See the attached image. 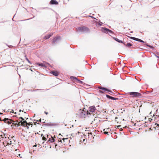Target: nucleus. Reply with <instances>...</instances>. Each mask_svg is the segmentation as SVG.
<instances>
[{
  "mask_svg": "<svg viewBox=\"0 0 159 159\" xmlns=\"http://www.w3.org/2000/svg\"><path fill=\"white\" fill-rule=\"evenodd\" d=\"M91 115L90 113H89V111H87L84 109L82 110H80L79 116L82 118H85L87 117H89Z\"/></svg>",
  "mask_w": 159,
  "mask_h": 159,
  "instance_id": "1",
  "label": "nucleus"
},
{
  "mask_svg": "<svg viewBox=\"0 0 159 159\" xmlns=\"http://www.w3.org/2000/svg\"><path fill=\"white\" fill-rule=\"evenodd\" d=\"M77 30L79 33H84L89 31L88 28L85 26L79 27L77 28Z\"/></svg>",
  "mask_w": 159,
  "mask_h": 159,
  "instance_id": "2",
  "label": "nucleus"
},
{
  "mask_svg": "<svg viewBox=\"0 0 159 159\" xmlns=\"http://www.w3.org/2000/svg\"><path fill=\"white\" fill-rule=\"evenodd\" d=\"M130 95H132L133 97H139L141 96V94L136 92H131L129 93Z\"/></svg>",
  "mask_w": 159,
  "mask_h": 159,
  "instance_id": "3",
  "label": "nucleus"
},
{
  "mask_svg": "<svg viewBox=\"0 0 159 159\" xmlns=\"http://www.w3.org/2000/svg\"><path fill=\"white\" fill-rule=\"evenodd\" d=\"M2 121H4L6 123H7L8 125H10L13 122V120H12L8 118H5Z\"/></svg>",
  "mask_w": 159,
  "mask_h": 159,
  "instance_id": "4",
  "label": "nucleus"
},
{
  "mask_svg": "<svg viewBox=\"0 0 159 159\" xmlns=\"http://www.w3.org/2000/svg\"><path fill=\"white\" fill-rule=\"evenodd\" d=\"M70 78L71 79L75 80V82L78 83L82 84L83 83V82L82 81L80 80H79L78 79H77V78L76 77H75L71 76L70 77Z\"/></svg>",
  "mask_w": 159,
  "mask_h": 159,
  "instance_id": "5",
  "label": "nucleus"
},
{
  "mask_svg": "<svg viewBox=\"0 0 159 159\" xmlns=\"http://www.w3.org/2000/svg\"><path fill=\"white\" fill-rule=\"evenodd\" d=\"M60 40V36H57L55 38H54L53 39L52 43H56L57 42Z\"/></svg>",
  "mask_w": 159,
  "mask_h": 159,
  "instance_id": "6",
  "label": "nucleus"
},
{
  "mask_svg": "<svg viewBox=\"0 0 159 159\" xmlns=\"http://www.w3.org/2000/svg\"><path fill=\"white\" fill-rule=\"evenodd\" d=\"M130 38L131 39H132L135 41H138L141 42L142 43H144V42L143 40H142L139 39H138V38H136L135 37H130Z\"/></svg>",
  "mask_w": 159,
  "mask_h": 159,
  "instance_id": "7",
  "label": "nucleus"
},
{
  "mask_svg": "<svg viewBox=\"0 0 159 159\" xmlns=\"http://www.w3.org/2000/svg\"><path fill=\"white\" fill-rule=\"evenodd\" d=\"M96 110V108L94 106H91L89 108V112L93 113Z\"/></svg>",
  "mask_w": 159,
  "mask_h": 159,
  "instance_id": "8",
  "label": "nucleus"
},
{
  "mask_svg": "<svg viewBox=\"0 0 159 159\" xmlns=\"http://www.w3.org/2000/svg\"><path fill=\"white\" fill-rule=\"evenodd\" d=\"M102 31L104 32H107V33H112V31L111 30L106 28H102Z\"/></svg>",
  "mask_w": 159,
  "mask_h": 159,
  "instance_id": "9",
  "label": "nucleus"
},
{
  "mask_svg": "<svg viewBox=\"0 0 159 159\" xmlns=\"http://www.w3.org/2000/svg\"><path fill=\"white\" fill-rule=\"evenodd\" d=\"M51 4L57 5L58 4V2L55 0H51L50 2Z\"/></svg>",
  "mask_w": 159,
  "mask_h": 159,
  "instance_id": "10",
  "label": "nucleus"
},
{
  "mask_svg": "<svg viewBox=\"0 0 159 159\" xmlns=\"http://www.w3.org/2000/svg\"><path fill=\"white\" fill-rule=\"evenodd\" d=\"M98 88L99 89H102V90H105L106 91H109V92H111V90H110L109 89H107L106 88H104V87H98Z\"/></svg>",
  "mask_w": 159,
  "mask_h": 159,
  "instance_id": "11",
  "label": "nucleus"
},
{
  "mask_svg": "<svg viewBox=\"0 0 159 159\" xmlns=\"http://www.w3.org/2000/svg\"><path fill=\"white\" fill-rule=\"evenodd\" d=\"M51 73L55 76H57L59 75V73L57 71L54 70L51 71Z\"/></svg>",
  "mask_w": 159,
  "mask_h": 159,
  "instance_id": "12",
  "label": "nucleus"
},
{
  "mask_svg": "<svg viewBox=\"0 0 159 159\" xmlns=\"http://www.w3.org/2000/svg\"><path fill=\"white\" fill-rule=\"evenodd\" d=\"M23 121L22 122L21 125L23 126H27L28 125V123H27L26 120H23Z\"/></svg>",
  "mask_w": 159,
  "mask_h": 159,
  "instance_id": "13",
  "label": "nucleus"
},
{
  "mask_svg": "<svg viewBox=\"0 0 159 159\" xmlns=\"http://www.w3.org/2000/svg\"><path fill=\"white\" fill-rule=\"evenodd\" d=\"M53 34L52 33H50V34H48V35L45 36L44 37V38L45 39H48Z\"/></svg>",
  "mask_w": 159,
  "mask_h": 159,
  "instance_id": "14",
  "label": "nucleus"
},
{
  "mask_svg": "<svg viewBox=\"0 0 159 159\" xmlns=\"http://www.w3.org/2000/svg\"><path fill=\"white\" fill-rule=\"evenodd\" d=\"M36 64L37 65H38L40 66H41V67H46V66H45V65L42 63L38 62V63H36Z\"/></svg>",
  "mask_w": 159,
  "mask_h": 159,
  "instance_id": "15",
  "label": "nucleus"
},
{
  "mask_svg": "<svg viewBox=\"0 0 159 159\" xmlns=\"http://www.w3.org/2000/svg\"><path fill=\"white\" fill-rule=\"evenodd\" d=\"M106 96L107 98L111 99V100H115V98L110 96V95L106 94Z\"/></svg>",
  "mask_w": 159,
  "mask_h": 159,
  "instance_id": "16",
  "label": "nucleus"
},
{
  "mask_svg": "<svg viewBox=\"0 0 159 159\" xmlns=\"http://www.w3.org/2000/svg\"><path fill=\"white\" fill-rule=\"evenodd\" d=\"M18 120H16V121H14L13 120V122L12 123V125H11V127H13V125H14L15 126L17 125H18Z\"/></svg>",
  "mask_w": 159,
  "mask_h": 159,
  "instance_id": "17",
  "label": "nucleus"
},
{
  "mask_svg": "<svg viewBox=\"0 0 159 159\" xmlns=\"http://www.w3.org/2000/svg\"><path fill=\"white\" fill-rule=\"evenodd\" d=\"M114 39L116 41H117V42H118L119 43H124L122 41L118 39H117V38H114Z\"/></svg>",
  "mask_w": 159,
  "mask_h": 159,
  "instance_id": "18",
  "label": "nucleus"
},
{
  "mask_svg": "<svg viewBox=\"0 0 159 159\" xmlns=\"http://www.w3.org/2000/svg\"><path fill=\"white\" fill-rule=\"evenodd\" d=\"M51 138H52V139H51L50 138H49L48 140V141H50L51 143L54 142L55 141L54 139L52 137V136L51 137Z\"/></svg>",
  "mask_w": 159,
  "mask_h": 159,
  "instance_id": "19",
  "label": "nucleus"
},
{
  "mask_svg": "<svg viewBox=\"0 0 159 159\" xmlns=\"http://www.w3.org/2000/svg\"><path fill=\"white\" fill-rule=\"evenodd\" d=\"M23 120H20V122H18V126H20L21 125H22V122Z\"/></svg>",
  "mask_w": 159,
  "mask_h": 159,
  "instance_id": "20",
  "label": "nucleus"
},
{
  "mask_svg": "<svg viewBox=\"0 0 159 159\" xmlns=\"http://www.w3.org/2000/svg\"><path fill=\"white\" fill-rule=\"evenodd\" d=\"M132 45V44H131L130 43H128L126 44L125 45L126 46H128V47H130Z\"/></svg>",
  "mask_w": 159,
  "mask_h": 159,
  "instance_id": "21",
  "label": "nucleus"
},
{
  "mask_svg": "<svg viewBox=\"0 0 159 159\" xmlns=\"http://www.w3.org/2000/svg\"><path fill=\"white\" fill-rule=\"evenodd\" d=\"M25 58L26 60L28 61V62L30 64H31V63L30 62V61L26 57V56H25Z\"/></svg>",
  "mask_w": 159,
  "mask_h": 159,
  "instance_id": "22",
  "label": "nucleus"
},
{
  "mask_svg": "<svg viewBox=\"0 0 159 159\" xmlns=\"http://www.w3.org/2000/svg\"><path fill=\"white\" fill-rule=\"evenodd\" d=\"M7 144L11 145V139H9L8 142L7 143Z\"/></svg>",
  "mask_w": 159,
  "mask_h": 159,
  "instance_id": "23",
  "label": "nucleus"
},
{
  "mask_svg": "<svg viewBox=\"0 0 159 159\" xmlns=\"http://www.w3.org/2000/svg\"><path fill=\"white\" fill-rule=\"evenodd\" d=\"M147 46L148 47H149L151 49H153L154 48L153 47V46H152L151 45H147Z\"/></svg>",
  "mask_w": 159,
  "mask_h": 159,
  "instance_id": "24",
  "label": "nucleus"
},
{
  "mask_svg": "<svg viewBox=\"0 0 159 159\" xmlns=\"http://www.w3.org/2000/svg\"><path fill=\"white\" fill-rule=\"evenodd\" d=\"M102 22L99 21L98 23V25L100 26H101L102 25Z\"/></svg>",
  "mask_w": 159,
  "mask_h": 159,
  "instance_id": "25",
  "label": "nucleus"
},
{
  "mask_svg": "<svg viewBox=\"0 0 159 159\" xmlns=\"http://www.w3.org/2000/svg\"><path fill=\"white\" fill-rule=\"evenodd\" d=\"M19 119H21L22 120H24V119L22 117H20L19 118Z\"/></svg>",
  "mask_w": 159,
  "mask_h": 159,
  "instance_id": "26",
  "label": "nucleus"
},
{
  "mask_svg": "<svg viewBox=\"0 0 159 159\" xmlns=\"http://www.w3.org/2000/svg\"><path fill=\"white\" fill-rule=\"evenodd\" d=\"M110 92V93H109V94H110V95H113V94H114V93H113V92H112V91H111V92Z\"/></svg>",
  "mask_w": 159,
  "mask_h": 159,
  "instance_id": "27",
  "label": "nucleus"
},
{
  "mask_svg": "<svg viewBox=\"0 0 159 159\" xmlns=\"http://www.w3.org/2000/svg\"><path fill=\"white\" fill-rule=\"evenodd\" d=\"M99 92L102 93H104V92L100 90Z\"/></svg>",
  "mask_w": 159,
  "mask_h": 159,
  "instance_id": "28",
  "label": "nucleus"
},
{
  "mask_svg": "<svg viewBox=\"0 0 159 159\" xmlns=\"http://www.w3.org/2000/svg\"><path fill=\"white\" fill-rule=\"evenodd\" d=\"M30 124L28 123V126H26L27 127V129H29V126H30Z\"/></svg>",
  "mask_w": 159,
  "mask_h": 159,
  "instance_id": "29",
  "label": "nucleus"
},
{
  "mask_svg": "<svg viewBox=\"0 0 159 159\" xmlns=\"http://www.w3.org/2000/svg\"><path fill=\"white\" fill-rule=\"evenodd\" d=\"M104 133L105 134H108V132H107V131H105V132H104Z\"/></svg>",
  "mask_w": 159,
  "mask_h": 159,
  "instance_id": "30",
  "label": "nucleus"
},
{
  "mask_svg": "<svg viewBox=\"0 0 159 159\" xmlns=\"http://www.w3.org/2000/svg\"><path fill=\"white\" fill-rule=\"evenodd\" d=\"M42 139H43V140H45L46 138H45V137H43L42 138Z\"/></svg>",
  "mask_w": 159,
  "mask_h": 159,
  "instance_id": "31",
  "label": "nucleus"
},
{
  "mask_svg": "<svg viewBox=\"0 0 159 159\" xmlns=\"http://www.w3.org/2000/svg\"><path fill=\"white\" fill-rule=\"evenodd\" d=\"M44 113L46 115H48V112H46V111H44Z\"/></svg>",
  "mask_w": 159,
  "mask_h": 159,
  "instance_id": "32",
  "label": "nucleus"
},
{
  "mask_svg": "<svg viewBox=\"0 0 159 159\" xmlns=\"http://www.w3.org/2000/svg\"><path fill=\"white\" fill-rule=\"evenodd\" d=\"M37 121H38V122L39 121L41 122V119H40L39 120H37Z\"/></svg>",
  "mask_w": 159,
  "mask_h": 159,
  "instance_id": "33",
  "label": "nucleus"
},
{
  "mask_svg": "<svg viewBox=\"0 0 159 159\" xmlns=\"http://www.w3.org/2000/svg\"><path fill=\"white\" fill-rule=\"evenodd\" d=\"M18 155L20 157V158H22V157H20V154H19Z\"/></svg>",
  "mask_w": 159,
  "mask_h": 159,
  "instance_id": "34",
  "label": "nucleus"
},
{
  "mask_svg": "<svg viewBox=\"0 0 159 159\" xmlns=\"http://www.w3.org/2000/svg\"><path fill=\"white\" fill-rule=\"evenodd\" d=\"M120 126H121V125H118V126H117V127H118V128H119V127H120Z\"/></svg>",
  "mask_w": 159,
  "mask_h": 159,
  "instance_id": "35",
  "label": "nucleus"
},
{
  "mask_svg": "<svg viewBox=\"0 0 159 159\" xmlns=\"http://www.w3.org/2000/svg\"><path fill=\"white\" fill-rule=\"evenodd\" d=\"M11 113H13V112H14V111H13V110H12V111H11Z\"/></svg>",
  "mask_w": 159,
  "mask_h": 159,
  "instance_id": "36",
  "label": "nucleus"
},
{
  "mask_svg": "<svg viewBox=\"0 0 159 159\" xmlns=\"http://www.w3.org/2000/svg\"><path fill=\"white\" fill-rule=\"evenodd\" d=\"M118 98H115V100H118Z\"/></svg>",
  "mask_w": 159,
  "mask_h": 159,
  "instance_id": "37",
  "label": "nucleus"
},
{
  "mask_svg": "<svg viewBox=\"0 0 159 159\" xmlns=\"http://www.w3.org/2000/svg\"><path fill=\"white\" fill-rule=\"evenodd\" d=\"M156 56V57L157 58H159V56Z\"/></svg>",
  "mask_w": 159,
  "mask_h": 159,
  "instance_id": "38",
  "label": "nucleus"
},
{
  "mask_svg": "<svg viewBox=\"0 0 159 159\" xmlns=\"http://www.w3.org/2000/svg\"><path fill=\"white\" fill-rule=\"evenodd\" d=\"M36 146H37V145H36V144L34 146V147H36Z\"/></svg>",
  "mask_w": 159,
  "mask_h": 159,
  "instance_id": "39",
  "label": "nucleus"
},
{
  "mask_svg": "<svg viewBox=\"0 0 159 159\" xmlns=\"http://www.w3.org/2000/svg\"><path fill=\"white\" fill-rule=\"evenodd\" d=\"M0 121H2V120H1V118H0Z\"/></svg>",
  "mask_w": 159,
  "mask_h": 159,
  "instance_id": "40",
  "label": "nucleus"
},
{
  "mask_svg": "<svg viewBox=\"0 0 159 159\" xmlns=\"http://www.w3.org/2000/svg\"><path fill=\"white\" fill-rule=\"evenodd\" d=\"M90 16V17H92V18H93V17L92 16Z\"/></svg>",
  "mask_w": 159,
  "mask_h": 159,
  "instance_id": "41",
  "label": "nucleus"
},
{
  "mask_svg": "<svg viewBox=\"0 0 159 159\" xmlns=\"http://www.w3.org/2000/svg\"><path fill=\"white\" fill-rule=\"evenodd\" d=\"M157 125V126H159V125L157 124H156Z\"/></svg>",
  "mask_w": 159,
  "mask_h": 159,
  "instance_id": "42",
  "label": "nucleus"
},
{
  "mask_svg": "<svg viewBox=\"0 0 159 159\" xmlns=\"http://www.w3.org/2000/svg\"><path fill=\"white\" fill-rule=\"evenodd\" d=\"M21 111V110H20V111Z\"/></svg>",
  "mask_w": 159,
  "mask_h": 159,
  "instance_id": "43",
  "label": "nucleus"
},
{
  "mask_svg": "<svg viewBox=\"0 0 159 159\" xmlns=\"http://www.w3.org/2000/svg\"><path fill=\"white\" fill-rule=\"evenodd\" d=\"M151 114V112H150V114Z\"/></svg>",
  "mask_w": 159,
  "mask_h": 159,
  "instance_id": "44",
  "label": "nucleus"
},
{
  "mask_svg": "<svg viewBox=\"0 0 159 159\" xmlns=\"http://www.w3.org/2000/svg\"><path fill=\"white\" fill-rule=\"evenodd\" d=\"M2 114V113H0V114Z\"/></svg>",
  "mask_w": 159,
  "mask_h": 159,
  "instance_id": "45",
  "label": "nucleus"
},
{
  "mask_svg": "<svg viewBox=\"0 0 159 159\" xmlns=\"http://www.w3.org/2000/svg\"><path fill=\"white\" fill-rule=\"evenodd\" d=\"M105 129H103V131H105Z\"/></svg>",
  "mask_w": 159,
  "mask_h": 159,
  "instance_id": "46",
  "label": "nucleus"
},
{
  "mask_svg": "<svg viewBox=\"0 0 159 159\" xmlns=\"http://www.w3.org/2000/svg\"><path fill=\"white\" fill-rule=\"evenodd\" d=\"M158 117H159V116H158Z\"/></svg>",
  "mask_w": 159,
  "mask_h": 159,
  "instance_id": "47",
  "label": "nucleus"
}]
</instances>
